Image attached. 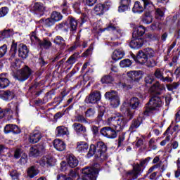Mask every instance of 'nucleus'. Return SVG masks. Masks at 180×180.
I'll use <instances>...</instances> for the list:
<instances>
[{
    "label": "nucleus",
    "instance_id": "obj_47",
    "mask_svg": "<svg viewBox=\"0 0 180 180\" xmlns=\"http://www.w3.org/2000/svg\"><path fill=\"white\" fill-rule=\"evenodd\" d=\"M142 22L146 25H150L153 22V16L146 14L142 19Z\"/></svg>",
    "mask_w": 180,
    "mask_h": 180
},
{
    "label": "nucleus",
    "instance_id": "obj_41",
    "mask_svg": "<svg viewBox=\"0 0 180 180\" xmlns=\"http://www.w3.org/2000/svg\"><path fill=\"white\" fill-rule=\"evenodd\" d=\"M141 122L140 119L134 120L129 127L130 131H136V129H138L140 127Z\"/></svg>",
    "mask_w": 180,
    "mask_h": 180
},
{
    "label": "nucleus",
    "instance_id": "obj_55",
    "mask_svg": "<svg viewBox=\"0 0 180 180\" xmlns=\"http://www.w3.org/2000/svg\"><path fill=\"white\" fill-rule=\"evenodd\" d=\"M85 115L86 117H92L95 116V110H94L92 108L88 109L85 112Z\"/></svg>",
    "mask_w": 180,
    "mask_h": 180
},
{
    "label": "nucleus",
    "instance_id": "obj_30",
    "mask_svg": "<svg viewBox=\"0 0 180 180\" xmlns=\"http://www.w3.org/2000/svg\"><path fill=\"white\" fill-rule=\"evenodd\" d=\"M72 127L77 134L79 133H85L86 131V127L79 123H74Z\"/></svg>",
    "mask_w": 180,
    "mask_h": 180
},
{
    "label": "nucleus",
    "instance_id": "obj_9",
    "mask_svg": "<svg viewBox=\"0 0 180 180\" xmlns=\"http://www.w3.org/2000/svg\"><path fill=\"white\" fill-rule=\"evenodd\" d=\"M32 71L29 67L25 66L24 68L18 70L15 76L18 81H26L30 77Z\"/></svg>",
    "mask_w": 180,
    "mask_h": 180
},
{
    "label": "nucleus",
    "instance_id": "obj_48",
    "mask_svg": "<svg viewBox=\"0 0 180 180\" xmlns=\"http://www.w3.org/2000/svg\"><path fill=\"white\" fill-rule=\"evenodd\" d=\"M113 82V78L110 76H104L101 78L102 84H110Z\"/></svg>",
    "mask_w": 180,
    "mask_h": 180
},
{
    "label": "nucleus",
    "instance_id": "obj_27",
    "mask_svg": "<svg viewBox=\"0 0 180 180\" xmlns=\"http://www.w3.org/2000/svg\"><path fill=\"white\" fill-rule=\"evenodd\" d=\"M165 86H164V84H160V82H158L153 84L150 88V91L155 92V94H160V91H165Z\"/></svg>",
    "mask_w": 180,
    "mask_h": 180
},
{
    "label": "nucleus",
    "instance_id": "obj_8",
    "mask_svg": "<svg viewBox=\"0 0 180 180\" xmlns=\"http://www.w3.org/2000/svg\"><path fill=\"white\" fill-rule=\"evenodd\" d=\"M105 98L110 101V105L112 108H117L120 105V99L116 91L111 90L110 91L106 92L105 94Z\"/></svg>",
    "mask_w": 180,
    "mask_h": 180
},
{
    "label": "nucleus",
    "instance_id": "obj_38",
    "mask_svg": "<svg viewBox=\"0 0 180 180\" xmlns=\"http://www.w3.org/2000/svg\"><path fill=\"white\" fill-rule=\"evenodd\" d=\"M39 46L40 47H43V49H49L52 46V44L49 39H44L43 41H39Z\"/></svg>",
    "mask_w": 180,
    "mask_h": 180
},
{
    "label": "nucleus",
    "instance_id": "obj_53",
    "mask_svg": "<svg viewBox=\"0 0 180 180\" xmlns=\"http://www.w3.org/2000/svg\"><path fill=\"white\" fill-rule=\"evenodd\" d=\"M75 119L77 122H79V123H88V121H86V119L84 115H79L76 116Z\"/></svg>",
    "mask_w": 180,
    "mask_h": 180
},
{
    "label": "nucleus",
    "instance_id": "obj_22",
    "mask_svg": "<svg viewBox=\"0 0 180 180\" xmlns=\"http://www.w3.org/2000/svg\"><path fill=\"white\" fill-rule=\"evenodd\" d=\"M131 0H121V4L118 7L119 12H127L129 11V6H130Z\"/></svg>",
    "mask_w": 180,
    "mask_h": 180
},
{
    "label": "nucleus",
    "instance_id": "obj_33",
    "mask_svg": "<svg viewBox=\"0 0 180 180\" xmlns=\"http://www.w3.org/2000/svg\"><path fill=\"white\" fill-rule=\"evenodd\" d=\"M11 36H13V30L12 29L4 30L0 32V37L1 39H8Z\"/></svg>",
    "mask_w": 180,
    "mask_h": 180
},
{
    "label": "nucleus",
    "instance_id": "obj_35",
    "mask_svg": "<svg viewBox=\"0 0 180 180\" xmlns=\"http://www.w3.org/2000/svg\"><path fill=\"white\" fill-rule=\"evenodd\" d=\"M53 43L60 47L65 46V40L61 36H56L53 39Z\"/></svg>",
    "mask_w": 180,
    "mask_h": 180
},
{
    "label": "nucleus",
    "instance_id": "obj_36",
    "mask_svg": "<svg viewBox=\"0 0 180 180\" xmlns=\"http://www.w3.org/2000/svg\"><path fill=\"white\" fill-rule=\"evenodd\" d=\"M51 19L55 22H60L63 19V15H61V13L53 11L51 13Z\"/></svg>",
    "mask_w": 180,
    "mask_h": 180
},
{
    "label": "nucleus",
    "instance_id": "obj_4",
    "mask_svg": "<svg viewBox=\"0 0 180 180\" xmlns=\"http://www.w3.org/2000/svg\"><path fill=\"white\" fill-rule=\"evenodd\" d=\"M151 57H155V51L151 48H146L144 49V52L143 51H139L135 61L139 64H146L148 58H151Z\"/></svg>",
    "mask_w": 180,
    "mask_h": 180
},
{
    "label": "nucleus",
    "instance_id": "obj_19",
    "mask_svg": "<svg viewBox=\"0 0 180 180\" xmlns=\"http://www.w3.org/2000/svg\"><path fill=\"white\" fill-rule=\"evenodd\" d=\"M53 147L57 151H64L65 150V143L61 139H55L53 141Z\"/></svg>",
    "mask_w": 180,
    "mask_h": 180
},
{
    "label": "nucleus",
    "instance_id": "obj_21",
    "mask_svg": "<svg viewBox=\"0 0 180 180\" xmlns=\"http://www.w3.org/2000/svg\"><path fill=\"white\" fill-rule=\"evenodd\" d=\"M39 169L36 166H31L27 169V175L29 178H34L37 175H39Z\"/></svg>",
    "mask_w": 180,
    "mask_h": 180
},
{
    "label": "nucleus",
    "instance_id": "obj_18",
    "mask_svg": "<svg viewBox=\"0 0 180 180\" xmlns=\"http://www.w3.org/2000/svg\"><path fill=\"white\" fill-rule=\"evenodd\" d=\"M79 179V176L77 172L71 170L69 173V177L65 179L64 176H58V180H78Z\"/></svg>",
    "mask_w": 180,
    "mask_h": 180
},
{
    "label": "nucleus",
    "instance_id": "obj_20",
    "mask_svg": "<svg viewBox=\"0 0 180 180\" xmlns=\"http://www.w3.org/2000/svg\"><path fill=\"white\" fill-rule=\"evenodd\" d=\"M124 57V51L122 49H116L114 51L112 55V58L114 61H118V60H122Z\"/></svg>",
    "mask_w": 180,
    "mask_h": 180
},
{
    "label": "nucleus",
    "instance_id": "obj_2",
    "mask_svg": "<svg viewBox=\"0 0 180 180\" xmlns=\"http://www.w3.org/2000/svg\"><path fill=\"white\" fill-rule=\"evenodd\" d=\"M106 150H108L106 145L102 141L97 142L96 145L91 144L87 153V158H91V157L96 155L98 158L106 160V158H105Z\"/></svg>",
    "mask_w": 180,
    "mask_h": 180
},
{
    "label": "nucleus",
    "instance_id": "obj_60",
    "mask_svg": "<svg viewBox=\"0 0 180 180\" xmlns=\"http://www.w3.org/2000/svg\"><path fill=\"white\" fill-rule=\"evenodd\" d=\"M153 81H154V77L152 75H148L145 77L146 84H153Z\"/></svg>",
    "mask_w": 180,
    "mask_h": 180
},
{
    "label": "nucleus",
    "instance_id": "obj_17",
    "mask_svg": "<svg viewBox=\"0 0 180 180\" xmlns=\"http://www.w3.org/2000/svg\"><path fill=\"white\" fill-rule=\"evenodd\" d=\"M127 77L136 81L139 79V78H141V75H143V72L141 70H131L127 73Z\"/></svg>",
    "mask_w": 180,
    "mask_h": 180
},
{
    "label": "nucleus",
    "instance_id": "obj_37",
    "mask_svg": "<svg viewBox=\"0 0 180 180\" xmlns=\"http://www.w3.org/2000/svg\"><path fill=\"white\" fill-rule=\"evenodd\" d=\"M165 16V11L163 8H156L155 12V19L161 20Z\"/></svg>",
    "mask_w": 180,
    "mask_h": 180
},
{
    "label": "nucleus",
    "instance_id": "obj_6",
    "mask_svg": "<svg viewBox=\"0 0 180 180\" xmlns=\"http://www.w3.org/2000/svg\"><path fill=\"white\" fill-rule=\"evenodd\" d=\"M143 2V6L140 1H136L134 3L132 11L134 13H143L144 9H148L149 8H154V4L150 0H141Z\"/></svg>",
    "mask_w": 180,
    "mask_h": 180
},
{
    "label": "nucleus",
    "instance_id": "obj_57",
    "mask_svg": "<svg viewBox=\"0 0 180 180\" xmlns=\"http://www.w3.org/2000/svg\"><path fill=\"white\" fill-rule=\"evenodd\" d=\"M76 61H77V57H75V55H72L68 58L66 63L67 64L72 65V64H75Z\"/></svg>",
    "mask_w": 180,
    "mask_h": 180
},
{
    "label": "nucleus",
    "instance_id": "obj_3",
    "mask_svg": "<svg viewBox=\"0 0 180 180\" xmlns=\"http://www.w3.org/2000/svg\"><path fill=\"white\" fill-rule=\"evenodd\" d=\"M164 103H162V100L161 98L158 96H154L152 97L149 102L148 103V105L146 106V108L145 109L143 114L145 116H148L153 110H158L161 106H162Z\"/></svg>",
    "mask_w": 180,
    "mask_h": 180
},
{
    "label": "nucleus",
    "instance_id": "obj_28",
    "mask_svg": "<svg viewBox=\"0 0 180 180\" xmlns=\"http://www.w3.org/2000/svg\"><path fill=\"white\" fill-rule=\"evenodd\" d=\"M94 11L95 15H97L98 16H102V15H103V13L106 12V11L105 10V6H103V4H97L94 7Z\"/></svg>",
    "mask_w": 180,
    "mask_h": 180
},
{
    "label": "nucleus",
    "instance_id": "obj_61",
    "mask_svg": "<svg viewBox=\"0 0 180 180\" xmlns=\"http://www.w3.org/2000/svg\"><path fill=\"white\" fill-rule=\"evenodd\" d=\"M20 161L21 164H26V162H27V155H26V153H23Z\"/></svg>",
    "mask_w": 180,
    "mask_h": 180
},
{
    "label": "nucleus",
    "instance_id": "obj_43",
    "mask_svg": "<svg viewBox=\"0 0 180 180\" xmlns=\"http://www.w3.org/2000/svg\"><path fill=\"white\" fill-rule=\"evenodd\" d=\"M39 148H37V146H32L30 148V157H37L39 156Z\"/></svg>",
    "mask_w": 180,
    "mask_h": 180
},
{
    "label": "nucleus",
    "instance_id": "obj_31",
    "mask_svg": "<svg viewBox=\"0 0 180 180\" xmlns=\"http://www.w3.org/2000/svg\"><path fill=\"white\" fill-rule=\"evenodd\" d=\"M121 112H123L124 113H126L129 117V120L133 118V111L130 110V108H127V103L124 102L122 105L121 106Z\"/></svg>",
    "mask_w": 180,
    "mask_h": 180
},
{
    "label": "nucleus",
    "instance_id": "obj_52",
    "mask_svg": "<svg viewBox=\"0 0 180 180\" xmlns=\"http://www.w3.org/2000/svg\"><path fill=\"white\" fill-rule=\"evenodd\" d=\"M81 3L79 1H77L75 4H73L72 7L74 10L76 11L77 13H81Z\"/></svg>",
    "mask_w": 180,
    "mask_h": 180
},
{
    "label": "nucleus",
    "instance_id": "obj_45",
    "mask_svg": "<svg viewBox=\"0 0 180 180\" xmlns=\"http://www.w3.org/2000/svg\"><path fill=\"white\" fill-rule=\"evenodd\" d=\"M44 25L45 26H47V27H50L56 24V22L53 20V19L50 17L46 19H43L42 20Z\"/></svg>",
    "mask_w": 180,
    "mask_h": 180
},
{
    "label": "nucleus",
    "instance_id": "obj_14",
    "mask_svg": "<svg viewBox=\"0 0 180 180\" xmlns=\"http://www.w3.org/2000/svg\"><path fill=\"white\" fill-rule=\"evenodd\" d=\"M105 30H111L113 32L114 34H116L117 39H120V37L123 36V32H122V30L119 28V27H115L112 23L108 25V26L105 28Z\"/></svg>",
    "mask_w": 180,
    "mask_h": 180
},
{
    "label": "nucleus",
    "instance_id": "obj_25",
    "mask_svg": "<svg viewBox=\"0 0 180 180\" xmlns=\"http://www.w3.org/2000/svg\"><path fill=\"white\" fill-rule=\"evenodd\" d=\"M68 164L70 168H75L78 165V159L75 158L73 155H69L67 158Z\"/></svg>",
    "mask_w": 180,
    "mask_h": 180
},
{
    "label": "nucleus",
    "instance_id": "obj_63",
    "mask_svg": "<svg viewBox=\"0 0 180 180\" xmlns=\"http://www.w3.org/2000/svg\"><path fill=\"white\" fill-rule=\"evenodd\" d=\"M103 5L104 6V10L108 11V9H109V8H110V6H112V3L110 1H106Z\"/></svg>",
    "mask_w": 180,
    "mask_h": 180
},
{
    "label": "nucleus",
    "instance_id": "obj_34",
    "mask_svg": "<svg viewBox=\"0 0 180 180\" xmlns=\"http://www.w3.org/2000/svg\"><path fill=\"white\" fill-rule=\"evenodd\" d=\"M129 105L131 109H137L140 105V101L137 98L134 97L129 100Z\"/></svg>",
    "mask_w": 180,
    "mask_h": 180
},
{
    "label": "nucleus",
    "instance_id": "obj_13",
    "mask_svg": "<svg viewBox=\"0 0 180 180\" xmlns=\"http://www.w3.org/2000/svg\"><path fill=\"white\" fill-rule=\"evenodd\" d=\"M18 56L21 58H26L29 56V49H27L26 45L23 44L18 45Z\"/></svg>",
    "mask_w": 180,
    "mask_h": 180
},
{
    "label": "nucleus",
    "instance_id": "obj_59",
    "mask_svg": "<svg viewBox=\"0 0 180 180\" xmlns=\"http://www.w3.org/2000/svg\"><path fill=\"white\" fill-rule=\"evenodd\" d=\"M153 30H161V26L160 22H154L151 25Z\"/></svg>",
    "mask_w": 180,
    "mask_h": 180
},
{
    "label": "nucleus",
    "instance_id": "obj_44",
    "mask_svg": "<svg viewBox=\"0 0 180 180\" xmlns=\"http://www.w3.org/2000/svg\"><path fill=\"white\" fill-rule=\"evenodd\" d=\"M34 11L36 12H44L46 8H44V5L42 3H35L34 5Z\"/></svg>",
    "mask_w": 180,
    "mask_h": 180
},
{
    "label": "nucleus",
    "instance_id": "obj_24",
    "mask_svg": "<svg viewBox=\"0 0 180 180\" xmlns=\"http://www.w3.org/2000/svg\"><path fill=\"white\" fill-rule=\"evenodd\" d=\"M41 139V134L39 131H35L30 135V143L34 144L39 143Z\"/></svg>",
    "mask_w": 180,
    "mask_h": 180
},
{
    "label": "nucleus",
    "instance_id": "obj_54",
    "mask_svg": "<svg viewBox=\"0 0 180 180\" xmlns=\"http://www.w3.org/2000/svg\"><path fill=\"white\" fill-rule=\"evenodd\" d=\"M8 12L9 10L7 7H2L0 8V18H4V16H6L8 15Z\"/></svg>",
    "mask_w": 180,
    "mask_h": 180
},
{
    "label": "nucleus",
    "instance_id": "obj_11",
    "mask_svg": "<svg viewBox=\"0 0 180 180\" xmlns=\"http://www.w3.org/2000/svg\"><path fill=\"white\" fill-rule=\"evenodd\" d=\"M102 98L101 92L96 91L89 94V96L86 97L85 102L86 103H96L99 102Z\"/></svg>",
    "mask_w": 180,
    "mask_h": 180
},
{
    "label": "nucleus",
    "instance_id": "obj_40",
    "mask_svg": "<svg viewBox=\"0 0 180 180\" xmlns=\"http://www.w3.org/2000/svg\"><path fill=\"white\" fill-rule=\"evenodd\" d=\"M141 122L140 119L134 120L129 127L130 131H136V129H138L140 127Z\"/></svg>",
    "mask_w": 180,
    "mask_h": 180
},
{
    "label": "nucleus",
    "instance_id": "obj_51",
    "mask_svg": "<svg viewBox=\"0 0 180 180\" xmlns=\"http://www.w3.org/2000/svg\"><path fill=\"white\" fill-rule=\"evenodd\" d=\"M154 75L156 78H158V79H164V76L162 75V72H161V70L160 69H157L155 71Z\"/></svg>",
    "mask_w": 180,
    "mask_h": 180
},
{
    "label": "nucleus",
    "instance_id": "obj_26",
    "mask_svg": "<svg viewBox=\"0 0 180 180\" xmlns=\"http://www.w3.org/2000/svg\"><path fill=\"white\" fill-rule=\"evenodd\" d=\"M1 96L4 101H11L13 98H15V93L12 91L6 90L2 91Z\"/></svg>",
    "mask_w": 180,
    "mask_h": 180
},
{
    "label": "nucleus",
    "instance_id": "obj_56",
    "mask_svg": "<svg viewBox=\"0 0 180 180\" xmlns=\"http://www.w3.org/2000/svg\"><path fill=\"white\" fill-rule=\"evenodd\" d=\"M22 153H23V150L22 149L17 148L14 152V158H15L16 160L20 158Z\"/></svg>",
    "mask_w": 180,
    "mask_h": 180
},
{
    "label": "nucleus",
    "instance_id": "obj_58",
    "mask_svg": "<svg viewBox=\"0 0 180 180\" xmlns=\"http://www.w3.org/2000/svg\"><path fill=\"white\" fill-rule=\"evenodd\" d=\"M10 175H11L12 179L19 180V173H18V172L16 170L12 171L10 173Z\"/></svg>",
    "mask_w": 180,
    "mask_h": 180
},
{
    "label": "nucleus",
    "instance_id": "obj_16",
    "mask_svg": "<svg viewBox=\"0 0 180 180\" xmlns=\"http://www.w3.org/2000/svg\"><path fill=\"white\" fill-rule=\"evenodd\" d=\"M144 33H146V28L143 26L140 25L139 27L134 29L132 33V37L133 39L141 37Z\"/></svg>",
    "mask_w": 180,
    "mask_h": 180
},
{
    "label": "nucleus",
    "instance_id": "obj_39",
    "mask_svg": "<svg viewBox=\"0 0 180 180\" xmlns=\"http://www.w3.org/2000/svg\"><path fill=\"white\" fill-rule=\"evenodd\" d=\"M69 25L70 32H75V30H77V28L78 27V22L77 20L75 18H70Z\"/></svg>",
    "mask_w": 180,
    "mask_h": 180
},
{
    "label": "nucleus",
    "instance_id": "obj_15",
    "mask_svg": "<svg viewBox=\"0 0 180 180\" xmlns=\"http://www.w3.org/2000/svg\"><path fill=\"white\" fill-rule=\"evenodd\" d=\"M4 133H6V134H8V133H14L15 134H18L20 133V129H19L18 126L9 124L4 127Z\"/></svg>",
    "mask_w": 180,
    "mask_h": 180
},
{
    "label": "nucleus",
    "instance_id": "obj_62",
    "mask_svg": "<svg viewBox=\"0 0 180 180\" xmlns=\"http://www.w3.org/2000/svg\"><path fill=\"white\" fill-rule=\"evenodd\" d=\"M97 0H86V4L88 6H94L96 4Z\"/></svg>",
    "mask_w": 180,
    "mask_h": 180
},
{
    "label": "nucleus",
    "instance_id": "obj_5",
    "mask_svg": "<svg viewBox=\"0 0 180 180\" xmlns=\"http://www.w3.org/2000/svg\"><path fill=\"white\" fill-rule=\"evenodd\" d=\"M16 51H18V44L13 41L11 47L10 49V61L11 63L12 70H18V68H20V64L22 63L19 59L16 58Z\"/></svg>",
    "mask_w": 180,
    "mask_h": 180
},
{
    "label": "nucleus",
    "instance_id": "obj_49",
    "mask_svg": "<svg viewBox=\"0 0 180 180\" xmlns=\"http://www.w3.org/2000/svg\"><path fill=\"white\" fill-rule=\"evenodd\" d=\"M30 40L32 43V44H36V43H40V40L39 39V38L37 37V36H36V33L32 32L30 34Z\"/></svg>",
    "mask_w": 180,
    "mask_h": 180
},
{
    "label": "nucleus",
    "instance_id": "obj_64",
    "mask_svg": "<svg viewBox=\"0 0 180 180\" xmlns=\"http://www.w3.org/2000/svg\"><path fill=\"white\" fill-rule=\"evenodd\" d=\"M91 51H92V48H89L84 53H82V57H88V56L91 54Z\"/></svg>",
    "mask_w": 180,
    "mask_h": 180
},
{
    "label": "nucleus",
    "instance_id": "obj_29",
    "mask_svg": "<svg viewBox=\"0 0 180 180\" xmlns=\"http://www.w3.org/2000/svg\"><path fill=\"white\" fill-rule=\"evenodd\" d=\"M89 147V146L87 143L80 141L77 143V150L79 153H86V151H88Z\"/></svg>",
    "mask_w": 180,
    "mask_h": 180
},
{
    "label": "nucleus",
    "instance_id": "obj_46",
    "mask_svg": "<svg viewBox=\"0 0 180 180\" xmlns=\"http://www.w3.org/2000/svg\"><path fill=\"white\" fill-rule=\"evenodd\" d=\"M120 65L122 68H126L131 65V60L130 59H124L120 61Z\"/></svg>",
    "mask_w": 180,
    "mask_h": 180
},
{
    "label": "nucleus",
    "instance_id": "obj_10",
    "mask_svg": "<svg viewBox=\"0 0 180 180\" xmlns=\"http://www.w3.org/2000/svg\"><path fill=\"white\" fill-rule=\"evenodd\" d=\"M82 174H84L83 180H96V169L94 167H86L83 169Z\"/></svg>",
    "mask_w": 180,
    "mask_h": 180
},
{
    "label": "nucleus",
    "instance_id": "obj_32",
    "mask_svg": "<svg viewBox=\"0 0 180 180\" xmlns=\"http://www.w3.org/2000/svg\"><path fill=\"white\" fill-rule=\"evenodd\" d=\"M57 136H65L68 134V129L64 126L57 127L56 129Z\"/></svg>",
    "mask_w": 180,
    "mask_h": 180
},
{
    "label": "nucleus",
    "instance_id": "obj_42",
    "mask_svg": "<svg viewBox=\"0 0 180 180\" xmlns=\"http://www.w3.org/2000/svg\"><path fill=\"white\" fill-rule=\"evenodd\" d=\"M9 79L6 77H0V89H4V88H6L9 86Z\"/></svg>",
    "mask_w": 180,
    "mask_h": 180
},
{
    "label": "nucleus",
    "instance_id": "obj_1",
    "mask_svg": "<svg viewBox=\"0 0 180 180\" xmlns=\"http://www.w3.org/2000/svg\"><path fill=\"white\" fill-rule=\"evenodd\" d=\"M106 123L108 126L101 129V134L107 139H116L117 133L123 130L124 126L127 123V120L120 113H114L111 117L108 118Z\"/></svg>",
    "mask_w": 180,
    "mask_h": 180
},
{
    "label": "nucleus",
    "instance_id": "obj_23",
    "mask_svg": "<svg viewBox=\"0 0 180 180\" xmlns=\"http://www.w3.org/2000/svg\"><path fill=\"white\" fill-rule=\"evenodd\" d=\"M130 42V46L133 47V49H140L143 47V41L141 38H134Z\"/></svg>",
    "mask_w": 180,
    "mask_h": 180
},
{
    "label": "nucleus",
    "instance_id": "obj_12",
    "mask_svg": "<svg viewBox=\"0 0 180 180\" xmlns=\"http://www.w3.org/2000/svg\"><path fill=\"white\" fill-rule=\"evenodd\" d=\"M56 162H57V160L50 155L41 158L39 161V164L41 167H46V165L47 167H52L53 165H56Z\"/></svg>",
    "mask_w": 180,
    "mask_h": 180
},
{
    "label": "nucleus",
    "instance_id": "obj_7",
    "mask_svg": "<svg viewBox=\"0 0 180 180\" xmlns=\"http://www.w3.org/2000/svg\"><path fill=\"white\" fill-rule=\"evenodd\" d=\"M150 160V158H147L145 160H141L139 164H136L134 166L133 170L128 173L129 175H131L134 179L138 178L139 175H141V172H143L141 167H144Z\"/></svg>",
    "mask_w": 180,
    "mask_h": 180
},
{
    "label": "nucleus",
    "instance_id": "obj_50",
    "mask_svg": "<svg viewBox=\"0 0 180 180\" xmlns=\"http://www.w3.org/2000/svg\"><path fill=\"white\" fill-rule=\"evenodd\" d=\"M8 51V46L6 44L3 45L0 47V58H2L5 54H6V51Z\"/></svg>",
    "mask_w": 180,
    "mask_h": 180
}]
</instances>
